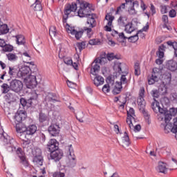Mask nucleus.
<instances>
[{"instance_id": "nucleus-1", "label": "nucleus", "mask_w": 177, "mask_h": 177, "mask_svg": "<svg viewBox=\"0 0 177 177\" xmlns=\"http://www.w3.org/2000/svg\"><path fill=\"white\" fill-rule=\"evenodd\" d=\"M0 142H2L3 146L6 147V149L8 153H13V151H16V154L21 160V163L25 167H28V162L26 158L24 151H23V149L21 147L16 149V147L12 145V140L8 133L5 132L0 133Z\"/></svg>"}, {"instance_id": "nucleus-2", "label": "nucleus", "mask_w": 177, "mask_h": 177, "mask_svg": "<svg viewBox=\"0 0 177 177\" xmlns=\"http://www.w3.org/2000/svg\"><path fill=\"white\" fill-rule=\"evenodd\" d=\"M77 10V3H72L71 4H68L65 7L64 13V15H63V19H62V23L63 24H65V27L66 30H68V32L71 34L72 35H75V37L76 39H80L81 37H82V35L84 34V30H80L77 31L75 30L74 28L71 27L68 24H67V19H68V15L71 12H75Z\"/></svg>"}, {"instance_id": "nucleus-3", "label": "nucleus", "mask_w": 177, "mask_h": 177, "mask_svg": "<svg viewBox=\"0 0 177 177\" xmlns=\"http://www.w3.org/2000/svg\"><path fill=\"white\" fill-rule=\"evenodd\" d=\"M115 68L119 74H122L119 84H120L121 86L128 84L129 80H131V76H129V79L127 78V75L129 74L127 64L121 62H116L115 64Z\"/></svg>"}, {"instance_id": "nucleus-4", "label": "nucleus", "mask_w": 177, "mask_h": 177, "mask_svg": "<svg viewBox=\"0 0 177 177\" xmlns=\"http://www.w3.org/2000/svg\"><path fill=\"white\" fill-rule=\"evenodd\" d=\"M107 57L106 53L100 55L99 57L96 58L92 63L91 68V74H96L100 71V65L106 64L107 63Z\"/></svg>"}, {"instance_id": "nucleus-5", "label": "nucleus", "mask_w": 177, "mask_h": 177, "mask_svg": "<svg viewBox=\"0 0 177 177\" xmlns=\"http://www.w3.org/2000/svg\"><path fill=\"white\" fill-rule=\"evenodd\" d=\"M78 3H80V9L77 11V15L79 17H86L91 16L92 14V9L91 8V4L86 1H81L80 0H77Z\"/></svg>"}, {"instance_id": "nucleus-6", "label": "nucleus", "mask_w": 177, "mask_h": 177, "mask_svg": "<svg viewBox=\"0 0 177 177\" xmlns=\"http://www.w3.org/2000/svg\"><path fill=\"white\" fill-rule=\"evenodd\" d=\"M27 118V114L26 111H19V113H15L14 116L15 124V129L17 131V133H18L19 129H22L24 127L23 124V121Z\"/></svg>"}, {"instance_id": "nucleus-7", "label": "nucleus", "mask_w": 177, "mask_h": 177, "mask_svg": "<svg viewBox=\"0 0 177 177\" xmlns=\"http://www.w3.org/2000/svg\"><path fill=\"white\" fill-rule=\"evenodd\" d=\"M38 127L35 124H30L28 127L24 126L22 129H19L17 133V136H26V135L32 136L37 133Z\"/></svg>"}, {"instance_id": "nucleus-8", "label": "nucleus", "mask_w": 177, "mask_h": 177, "mask_svg": "<svg viewBox=\"0 0 177 177\" xmlns=\"http://www.w3.org/2000/svg\"><path fill=\"white\" fill-rule=\"evenodd\" d=\"M162 75V72L161 71V69L153 68L151 75H149L147 77L149 85H153L156 82H158Z\"/></svg>"}, {"instance_id": "nucleus-9", "label": "nucleus", "mask_w": 177, "mask_h": 177, "mask_svg": "<svg viewBox=\"0 0 177 177\" xmlns=\"http://www.w3.org/2000/svg\"><path fill=\"white\" fill-rule=\"evenodd\" d=\"M37 97H38V95H36L35 97H31L30 99L28 100L21 97L20 99V103L21 106L24 107V110H28V108L31 107L32 106H35V104L38 103Z\"/></svg>"}, {"instance_id": "nucleus-10", "label": "nucleus", "mask_w": 177, "mask_h": 177, "mask_svg": "<svg viewBox=\"0 0 177 177\" xmlns=\"http://www.w3.org/2000/svg\"><path fill=\"white\" fill-rule=\"evenodd\" d=\"M10 91L19 93L23 89V82L19 80L14 79L10 82Z\"/></svg>"}, {"instance_id": "nucleus-11", "label": "nucleus", "mask_w": 177, "mask_h": 177, "mask_svg": "<svg viewBox=\"0 0 177 177\" xmlns=\"http://www.w3.org/2000/svg\"><path fill=\"white\" fill-rule=\"evenodd\" d=\"M68 150L69 152V162H68V167L70 168H74L77 165V160L75 159V154H74V149H73V145L68 146Z\"/></svg>"}, {"instance_id": "nucleus-12", "label": "nucleus", "mask_w": 177, "mask_h": 177, "mask_svg": "<svg viewBox=\"0 0 177 177\" xmlns=\"http://www.w3.org/2000/svg\"><path fill=\"white\" fill-rule=\"evenodd\" d=\"M26 85L29 89H34V88L37 87V85H38L37 77H35V75H29L26 81Z\"/></svg>"}, {"instance_id": "nucleus-13", "label": "nucleus", "mask_w": 177, "mask_h": 177, "mask_svg": "<svg viewBox=\"0 0 177 177\" xmlns=\"http://www.w3.org/2000/svg\"><path fill=\"white\" fill-rule=\"evenodd\" d=\"M63 151L60 149L53 151L50 153V158L53 160L55 162L60 161L61 158H63Z\"/></svg>"}, {"instance_id": "nucleus-14", "label": "nucleus", "mask_w": 177, "mask_h": 177, "mask_svg": "<svg viewBox=\"0 0 177 177\" xmlns=\"http://www.w3.org/2000/svg\"><path fill=\"white\" fill-rule=\"evenodd\" d=\"M59 149V142L56 139H50L47 144V150L52 153Z\"/></svg>"}, {"instance_id": "nucleus-15", "label": "nucleus", "mask_w": 177, "mask_h": 177, "mask_svg": "<svg viewBox=\"0 0 177 177\" xmlns=\"http://www.w3.org/2000/svg\"><path fill=\"white\" fill-rule=\"evenodd\" d=\"M31 71V68L28 66H22L21 68H19V78H24L26 75H28Z\"/></svg>"}, {"instance_id": "nucleus-16", "label": "nucleus", "mask_w": 177, "mask_h": 177, "mask_svg": "<svg viewBox=\"0 0 177 177\" xmlns=\"http://www.w3.org/2000/svg\"><path fill=\"white\" fill-rule=\"evenodd\" d=\"M48 131L51 136H57L60 133V127L57 124H51L48 128Z\"/></svg>"}, {"instance_id": "nucleus-17", "label": "nucleus", "mask_w": 177, "mask_h": 177, "mask_svg": "<svg viewBox=\"0 0 177 177\" xmlns=\"http://www.w3.org/2000/svg\"><path fill=\"white\" fill-rule=\"evenodd\" d=\"M98 73L99 72H96L95 74H92V75H94L93 84L95 86H100V85H103L104 84V78L99 75Z\"/></svg>"}, {"instance_id": "nucleus-18", "label": "nucleus", "mask_w": 177, "mask_h": 177, "mask_svg": "<svg viewBox=\"0 0 177 177\" xmlns=\"http://www.w3.org/2000/svg\"><path fill=\"white\" fill-rule=\"evenodd\" d=\"M44 100L48 103H49L50 102H52L53 103H55V102H60V100L59 99V95L53 93H48V95L46 96Z\"/></svg>"}, {"instance_id": "nucleus-19", "label": "nucleus", "mask_w": 177, "mask_h": 177, "mask_svg": "<svg viewBox=\"0 0 177 177\" xmlns=\"http://www.w3.org/2000/svg\"><path fill=\"white\" fill-rule=\"evenodd\" d=\"M8 75L10 78H19V67L8 66Z\"/></svg>"}, {"instance_id": "nucleus-20", "label": "nucleus", "mask_w": 177, "mask_h": 177, "mask_svg": "<svg viewBox=\"0 0 177 177\" xmlns=\"http://www.w3.org/2000/svg\"><path fill=\"white\" fill-rule=\"evenodd\" d=\"M105 19L107 20V25L105 26V31L110 32L111 31V26H113V21L114 20V16L107 14L105 17Z\"/></svg>"}, {"instance_id": "nucleus-21", "label": "nucleus", "mask_w": 177, "mask_h": 177, "mask_svg": "<svg viewBox=\"0 0 177 177\" xmlns=\"http://www.w3.org/2000/svg\"><path fill=\"white\" fill-rule=\"evenodd\" d=\"M87 17V21L86 23L89 24L88 27L93 28L94 27H96V14H91V15H88Z\"/></svg>"}, {"instance_id": "nucleus-22", "label": "nucleus", "mask_w": 177, "mask_h": 177, "mask_svg": "<svg viewBox=\"0 0 177 177\" xmlns=\"http://www.w3.org/2000/svg\"><path fill=\"white\" fill-rule=\"evenodd\" d=\"M6 100L7 103L10 104L11 103H15L17 100V95L16 94L9 92L6 95Z\"/></svg>"}, {"instance_id": "nucleus-23", "label": "nucleus", "mask_w": 177, "mask_h": 177, "mask_svg": "<svg viewBox=\"0 0 177 177\" xmlns=\"http://www.w3.org/2000/svg\"><path fill=\"white\" fill-rule=\"evenodd\" d=\"M129 21H128V17L126 16H120L118 19V26L120 27V28H124V26H127V24H128Z\"/></svg>"}, {"instance_id": "nucleus-24", "label": "nucleus", "mask_w": 177, "mask_h": 177, "mask_svg": "<svg viewBox=\"0 0 177 177\" xmlns=\"http://www.w3.org/2000/svg\"><path fill=\"white\" fill-rule=\"evenodd\" d=\"M167 68L170 71H176L177 70V63L175 61L169 60L166 64Z\"/></svg>"}, {"instance_id": "nucleus-25", "label": "nucleus", "mask_w": 177, "mask_h": 177, "mask_svg": "<svg viewBox=\"0 0 177 177\" xmlns=\"http://www.w3.org/2000/svg\"><path fill=\"white\" fill-rule=\"evenodd\" d=\"M122 91V86L120 84V82H116L114 86L113 90L112 91L113 95H120Z\"/></svg>"}, {"instance_id": "nucleus-26", "label": "nucleus", "mask_w": 177, "mask_h": 177, "mask_svg": "<svg viewBox=\"0 0 177 177\" xmlns=\"http://www.w3.org/2000/svg\"><path fill=\"white\" fill-rule=\"evenodd\" d=\"M124 31L127 32V34H131L135 31V28L133 27V24L132 22H129L124 26Z\"/></svg>"}, {"instance_id": "nucleus-27", "label": "nucleus", "mask_w": 177, "mask_h": 177, "mask_svg": "<svg viewBox=\"0 0 177 177\" xmlns=\"http://www.w3.org/2000/svg\"><path fill=\"white\" fill-rule=\"evenodd\" d=\"M122 147H128L131 145V141H129V136L127 131L124 132V137L122 138Z\"/></svg>"}, {"instance_id": "nucleus-28", "label": "nucleus", "mask_w": 177, "mask_h": 177, "mask_svg": "<svg viewBox=\"0 0 177 177\" xmlns=\"http://www.w3.org/2000/svg\"><path fill=\"white\" fill-rule=\"evenodd\" d=\"M31 6L36 12H41V10H42V5L41 4V1H39V0H36Z\"/></svg>"}, {"instance_id": "nucleus-29", "label": "nucleus", "mask_w": 177, "mask_h": 177, "mask_svg": "<svg viewBox=\"0 0 177 177\" xmlns=\"http://www.w3.org/2000/svg\"><path fill=\"white\" fill-rule=\"evenodd\" d=\"M9 32V29L8 28L7 24H3V22H2L1 24H0V35H3L5 34H8Z\"/></svg>"}, {"instance_id": "nucleus-30", "label": "nucleus", "mask_w": 177, "mask_h": 177, "mask_svg": "<svg viewBox=\"0 0 177 177\" xmlns=\"http://www.w3.org/2000/svg\"><path fill=\"white\" fill-rule=\"evenodd\" d=\"M158 169L161 174L167 173V165L163 162H160L158 164Z\"/></svg>"}, {"instance_id": "nucleus-31", "label": "nucleus", "mask_w": 177, "mask_h": 177, "mask_svg": "<svg viewBox=\"0 0 177 177\" xmlns=\"http://www.w3.org/2000/svg\"><path fill=\"white\" fill-rule=\"evenodd\" d=\"M165 49V46L164 44H162L159 46L158 50L156 52L157 56L159 57V59H162L164 57V50Z\"/></svg>"}, {"instance_id": "nucleus-32", "label": "nucleus", "mask_w": 177, "mask_h": 177, "mask_svg": "<svg viewBox=\"0 0 177 177\" xmlns=\"http://www.w3.org/2000/svg\"><path fill=\"white\" fill-rule=\"evenodd\" d=\"M151 95L153 97V100L154 102H156V104L157 105V103H158V102H157L156 99H158V97H160V91L157 89H153L151 91Z\"/></svg>"}, {"instance_id": "nucleus-33", "label": "nucleus", "mask_w": 177, "mask_h": 177, "mask_svg": "<svg viewBox=\"0 0 177 177\" xmlns=\"http://www.w3.org/2000/svg\"><path fill=\"white\" fill-rule=\"evenodd\" d=\"M138 106H139V110H143L145 107H146V102H145L144 97H139L137 100Z\"/></svg>"}, {"instance_id": "nucleus-34", "label": "nucleus", "mask_w": 177, "mask_h": 177, "mask_svg": "<svg viewBox=\"0 0 177 177\" xmlns=\"http://www.w3.org/2000/svg\"><path fill=\"white\" fill-rule=\"evenodd\" d=\"M163 78L165 84H171V80L172 79V75L169 72H166L163 75Z\"/></svg>"}, {"instance_id": "nucleus-35", "label": "nucleus", "mask_w": 177, "mask_h": 177, "mask_svg": "<svg viewBox=\"0 0 177 177\" xmlns=\"http://www.w3.org/2000/svg\"><path fill=\"white\" fill-rule=\"evenodd\" d=\"M142 30H139L135 35L131 36L128 38L130 42L135 43L139 40V34H142Z\"/></svg>"}, {"instance_id": "nucleus-36", "label": "nucleus", "mask_w": 177, "mask_h": 177, "mask_svg": "<svg viewBox=\"0 0 177 177\" xmlns=\"http://www.w3.org/2000/svg\"><path fill=\"white\" fill-rule=\"evenodd\" d=\"M140 111H141L145 118L146 122H147L148 125H150V115L145 110V108H142V109H140Z\"/></svg>"}, {"instance_id": "nucleus-37", "label": "nucleus", "mask_w": 177, "mask_h": 177, "mask_svg": "<svg viewBox=\"0 0 177 177\" xmlns=\"http://www.w3.org/2000/svg\"><path fill=\"white\" fill-rule=\"evenodd\" d=\"M17 44L18 45H24L26 44V41L24 40V36L22 35H19L15 36Z\"/></svg>"}, {"instance_id": "nucleus-38", "label": "nucleus", "mask_w": 177, "mask_h": 177, "mask_svg": "<svg viewBox=\"0 0 177 177\" xmlns=\"http://www.w3.org/2000/svg\"><path fill=\"white\" fill-rule=\"evenodd\" d=\"M1 87L3 94L9 93V91L10 90V84L8 85V84L4 83L1 86Z\"/></svg>"}, {"instance_id": "nucleus-39", "label": "nucleus", "mask_w": 177, "mask_h": 177, "mask_svg": "<svg viewBox=\"0 0 177 177\" xmlns=\"http://www.w3.org/2000/svg\"><path fill=\"white\" fill-rule=\"evenodd\" d=\"M33 161L36 162L38 167H42L44 164V158L42 156H36L34 158Z\"/></svg>"}, {"instance_id": "nucleus-40", "label": "nucleus", "mask_w": 177, "mask_h": 177, "mask_svg": "<svg viewBox=\"0 0 177 177\" xmlns=\"http://www.w3.org/2000/svg\"><path fill=\"white\" fill-rule=\"evenodd\" d=\"M49 120V117H48V115L40 112L39 114V122H45V121H48Z\"/></svg>"}, {"instance_id": "nucleus-41", "label": "nucleus", "mask_w": 177, "mask_h": 177, "mask_svg": "<svg viewBox=\"0 0 177 177\" xmlns=\"http://www.w3.org/2000/svg\"><path fill=\"white\" fill-rule=\"evenodd\" d=\"M173 127L172 126L170 127V132H172V133H175L176 135L177 133V117L173 120Z\"/></svg>"}, {"instance_id": "nucleus-42", "label": "nucleus", "mask_w": 177, "mask_h": 177, "mask_svg": "<svg viewBox=\"0 0 177 177\" xmlns=\"http://www.w3.org/2000/svg\"><path fill=\"white\" fill-rule=\"evenodd\" d=\"M50 37H57V30H56V26H50L49 29Z\"/></svg>"}, {"instance_id": "nucleus-43", "label": "nucleus", "mask_w": 177, "mask_h": 177, "mask_svg": "<svg viewBox=\"0 0 177 177\" xmlns=\"http://www.w3.org/2000/svg\"><path fill=\"white\" fill-rule=\"evenodd\" d=\"M138 1L133 2L132 0H125V7L127 9H130L131 8H133L135 6V3H137Z\"/></svg>"}, {"instance_id": "nucleus-44", "label": "nucleus", "mask_w": 177, "mask_h": 177, "mask_svg": "<svg viewBox=\"0 0 177 177\" xmlns=\"http://www.w3.org/2000/svg\"><path fill=\"white\" fill-rule=\"evenodd\" d=\"M18 138H19V139H21L23 140V142H22V147L24 148H26V147H28V145H30V143H31V140H24V138H26V136H18Z\"/></svg>"}, {"instance_id": "nucleus-45", "label": "nucleus", "mask_w": 177, "mask_h": 177, "mask_svg": "<svg viewBox=\"0 0 177 177\" xmlns=\"http://www.w3.org/2000/svg\"><path fill=\"white\" fill-rule=\"evenodd\" d=\"M134 70L135 75H140V64L136 62L134 65Z\"/></svg>"}, {"instance_id": "nucleus-46", "label": "nucleus", "mask_w": 177, "mask_h": 177, "mask_svg": "<svg viewBox=\"0 0 177 177\" xmlns=\"http://www.w3.org/2000/svg\"><path fill=\"white\" fill-rule=\"evenodd\" d=\"M132 120H135V118L132 115L128 116L127 118V124H128L130 129H132L133 128V124H132Z\"/></svg>"}, {"instance_id": "nucleus-47", "label": "nucleus", "mask_w": 177, "mask_h": 177, "mask_svg": "<svg viewBox=\"0 0 177 177\" xmlns=\"http://www.w3.org/2000/svg\"><path fill=\"white\" fill-rule=\"evenodd\" d=\"M86 45L85 41L77 42L76 44V46L79 49L80 52H82L83 49H85Z\"/></svg>"}, {"instance_id": "nucleus-48", "label": "nucleus", "mask_w": 177, "mask_h": 177, "mask_svg": "<svg viewBox=\"0 0 177 177\" xmlns=\"http://www.w3.org/2000/svg\"><path fill=\"white\" fill-rule=\"evenodd\" d=\"M2 50L3 52H12V50H13V46L6 44Z\"/></svg>"}, {"instance_id": "nucleus-49", "label": "nucleus", "mask_w": 177, "mask_h": 177, "mask_svg": "<svg viewBox=\"0 0 177 177\" xmlns=\"http://www.w3.org/2000/svg\"><path fill=\"white\" fill-rule=\"evenodd\" d=\"M32 154L35 157H41V154H42V151H41V149L36 148L33 151Z\"/></svg>"}, {"instance_id": "nucleus-50", "label": "nucleus", "mask_w": 177, "mask_h": 177, "mask_svg": "<svg viewBox=\"0 0 177 177\" xmlns=\"http://www.w3.org/2000/svg\"><path fill=\"white\" fill-rule=\"evenodd\" d=\"M88 44L89 45H100L101 41L99 39H93L89 40Z\"/></svg>"}, {"instance_id": "nucleus-51", "label": "nucleus", "mask_w": 177, "mask_h": 177, "mask_svg": "<svg viewBox=\"0 0 177 177\" xmlns=\"http://www.w3.org/2000/svg\"><path fill=\"white\" fill-rule=\"evenodd\" d=\"M171 128H173L174 127V124H172V123H166V125L165 127V132L166 133H169V132H171Z\"/></svg>"}, {"instance_id": "nucleus-52", "label": "nucleus", "mask_w": 177, "mask_h": 177, "mask_svg": "<svg viewBox=\"0 0 177 177\" xmlns=\"http://www.w3.org/2000/svg\"><path fill=\"white\" fill-rule=\"evenodd\" d=\"M171 120H172V116L169 112H167V113H165V124H168V122H169V121H171Z\"/></svg>"}, {"instance_id": "nucleus-53", "label": "nucleus", "mask_w": 177, "mask_h": 177, "mask_svg": "<svg viewBox=\"0 0 177 177\" xmlns=\"http://www.w3.org/2000/svg\"><path fill=\"white\" fill-rule=\"evenodd\" d=\"M167 45H169V46H172L173 48L174 49V52H176L177 50V42L174 41L172 42L171 41H168L167 42Z\"/></svg>"}, {"instance_id": "nucleus-54", "label": "nucleus", "mask_w": 177, "mask_h": 177, "mask_svg": "<svg viewBox=\"0 0 177 177\" xmlns=\"http://www.w3.org/2000/svg\"><path fill=\"white\" fill-rule=\"evenodd\" d=\"M83 31H86L88 38H91V37H92V28L84 27Z\"/></svg>"}, {"instance_id": "nucleus-55", "label": "nucleus", "mask_w": 177, "mask_h": 177, "mask_svg": "<svg viewBox=\"0 0 177 177\" xmlns=\"http://www.w3.org/2000/svg\"><path fill=\"white\" fill-rule=\"evenodd\" d=\"M106 59L109 61L111 62V60H114V59H117V56L114 55V53H108L106 55Z\"/></svg>"}, {"instance_id": "nucleus-56", "label": "nucleus", "mask_w": 177, "mask_h": 177, "mask_svg": "<svg viewBox=\"0 0 177 177\" xmlns=\"http://www.w3.org/2000/svg\"><path fill=\"white\" fill-rule=\"evenodd\" d=\"M102 92H104V93H109V92H110V85L109 84L103 86Z\"/></svg>"}, {"instance_id": "nucleus-57", "label": "nucleus", "mask_w": 177, "mask_h": 177, "mask_svg": "<svg viewBox=\"0 0 177 177\" xmlns=\"http://www.w3.org/2000/svg\"><path fill=\"white\" fill-rule=\"evenodd\" d=\"M7 57H8V59L10 61L16 60V59H17V56H16V55L13 53H8L7 55Z\"/></svg>"}, {"instance_id": "nucleus-58", "label": "nucleus", "mask_w": 177, "mask_h": 177, "mask_svg": "<svg viewBox=\"0 0 177 177\" xmlns=\"http://www.w3.org/2000/svg\"><path fill=\"white\" fill-rule=\"evenodd\" d=\"M66 174L62 171H56L53 174V177H65Z\"/></svg>"}, {"instance_id": "nucleus-59", "label": "nucleus", "mask_w": 177, "mask_h": 177, "mask_svg": "<svg viewBox=\"0 0 177 177\" xmlns=\"http://www.w3.org/2000/svg\"><path fill=\"white\" fill-rule=\"evenodd\" d=\"M128 12L129 15H137L138 11L135 10V6L131 7V8H129Z\"/></svg>"}, {"instance_id": "nucleus-60", "label": "nucleus", "mask_w": 177, "mask_h": 177, "mask_svg": "<svg viewBox=\"0 0 177 177\" xmlns=\"http://www.w3.org/2000/svg\"><path fill=\"white\" fill-rule=\"evenodd\" d=\"M125 3H122L119 7H118L116 10V15H118L119 12H122V9H125Z\"/></svg>"}, {"instance_id": "nucleus-61", "label": "nucleus", "mask_w": 177, "mask_h": 177, "mask_svg": "<svg viewBox=\"0 0 177 177\" xmlns=\"http://www.w3.org/2000/svg\"><path fill=\"white\" fill-rule=\"evenodd\" d=\"M168 10V6H160V12L162 15L167 13Z\"/></svg>"}, {"instance_id": "nucleus-62", "label": "nucleus", "mask_w": 177, "mask_h": 177, "mask_svg": "<svg viewBox=\"0 0 177 177\" xmlns=\"http://www.w3.org/2000/svg\"><path fill=\"white\" fill-rule=\"evenodd\" d=\"M169 113H170V115L172 116V117H174V115H176L177 114V108L175 109V108H171L169 109Z\"/></svg>"}, {"instance_id": "nucleus-63", "label": "nucleus", "mask_w": 177, "mask_h": 177, "mask_svg": "<svg viewBox=\"0 0 177 177\" xmlns=\"http://www.w3.org/2000/svg\"><path fill=\"white\" fill-rule=\"evenodd\" d=\"M135 117V109L133 108H130L129 111H127V116Z\"/></svg>"}, {"instance_id": "nucleus-64", "label": "nucleus", "mask_w": 177, "mask_h": 177, "mask_svg": "<svg viewBox=\"0 0 177 177\" xmlns=\"http://www.w3.org/2000/svg\"><path fill=\"white\" fill-rule=\"evenodd\" d=\"M169 17H176V10H175L174 9L171 10L169 12Z\"/></svg>"}]
</instances>
